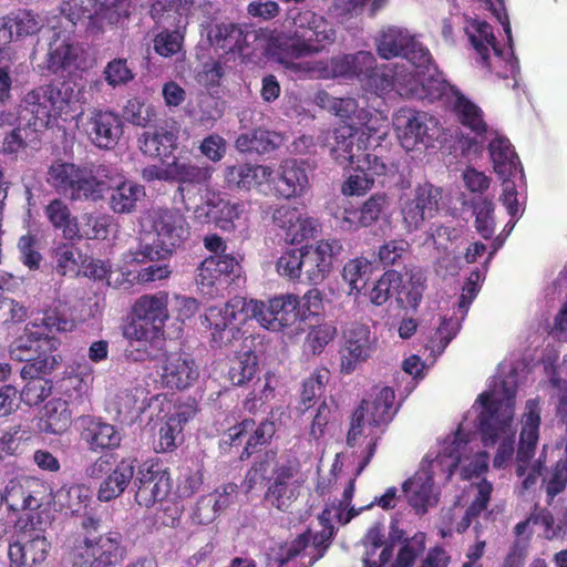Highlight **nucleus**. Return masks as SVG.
<instances>
[{"label":"nucleus","mask_w":567,"mask_h":567,"mask_svg":"<svg viewBox=\"0 0 567 567\" xmlns=\"http://www.w3.org/2000/svg\"><path fill=\"white\" fill-rule=\"evenodd\" d=\"M377 52L385 60L403 56L417 68L426 66L432 60L427 49L417 43L406 31L395 27L381 32L377 39Z\"/></svg>","instance_id":"nucleus-15"},{"label":"nucleus","mask_w":567,"mask_h":567,"mask_svg":"<svg viewBox=\"0 0 567 567\" xmlns=\"http://www.w3.org/2000/svg\"><path fill=\"white\" fill-rule=\"evenodd\" d=\"M488 152L499 178L506 181L522 174L523 167L508 138L496 136L489 142Z\"/></svg>","instance_id":"nucleus-33"},{"label":"nucleus","mask_w":567,"mask_h":567,"mask_svg":"<svg viewBox=\"0 0 567 567\" xmlns=\"http://www.w3.org/2000/svg\"><path fill=\"white\" fill-rule=\"evenodd\" d=\"M271 175H274V171L269 166L239 164L227 166L224 178L229 189L249 190L259 177H261L262 182L270 184Z\"/></svg>","instance_id":"nucleus-34"},{"label":"nucleus","mask_w":567,"mask_h":567,"mask_svg":"<svg viewBox=\"0 0 567 567\" xmlns=\"http://www.w3.org/2000/svg\"><path fill=\"white\" fill-rule=\"evenodd\" d=\"M338 239H321L301 247V278L311 285L321 284L331 272L333 261L342 251Z\"/></svg>","instance_id":"nucleus-16"},{"label":"nucleus","mask_w":567,"mask_h":567,"mask_svg":"<svg viewBox=\"0 0 567 567\" xmlns=\"http://www.w3.org/2000/svg\"><path fill=\"white\" fill-rule=\"evenodd\" d=\"M276 433V424L268 419L262 420L257 426L252 419H244L240 423L228 429L227 436L230 445L240 444L241 437L250 434L239 456L241 461L248 460L260 446L270 442Z\"/></svg>","instance_id":"nucleus-24"},{"label":"nucleus","mask_w":567,"mask_h":567,"mask_svg":"<svg viewBox=\"0 0 567 567\" xmlns=\"http://www.w3.org/2000/svg\"><path fill=\"white\" fill-rule=\"evenodd\" d=\"M291 35L280 47L278 61L288 69H296L293 59L317 54L336 41V30L322 16L311 10L299 11L292 19Z\"/></svg>","instance_id":"nucleus-4"},{"label":"nucleus","mask_w":567,"mask_h":567,"mask_svg":"<svg viewBox=\"0 0 567 567\" xmlns=\"http://www.w3.org/2000/svg\"><path fill=\"white\" fill-rule=\"evenodd\" d=\"M442 189L431 183L417 185L401 205L403 226L408 233L421 229L439 213Z\"/></svg>","instance_id":"nucleus-14"},{"label":"nucleus","mask_w":567,"mask_h":567,"mask_svg":"<svg viewBox=\"0 0 567 567\" xmlns=\"http://www.w3.org/2000/svg\"><path fill=\"white\" fill-rule=\"evenodd\" d=\"M534 524L544 527V536L548 540L564 539L567 534V511L560 517L555 518L547 508L534 509Z\"/></svg>","instance_id":"nucleus-52"},{"label":"nucleus","mask_w":567,"mask_h":567,"mask_svg":"<svg viewBox=\"0 0 567 567\" xmlns=\"http://www.w3.org/2000/svg\"><path fill=\"white\" fill-rule=\"evenodd\" d=\"M426 277L422 270H411L409 280L396 289V301L402 308L416 309L423 298Z\"/></svg>","instance_id":"nucleus-45"},{"label":"nucleus","mask_w":567,"mask_h":567,"mask_svg":"<svg viewBox=\"0 0 567 567\" xmlns=\"http://www.w3.org/2000/svg\"><path fill=\"white\" fill-rule=\"evenodd\" d=\"M44 214L55 230H61L68 240L76 239L80 228L76 218L72 216L68 204L61 198H54L44 207Z\"/></svg>","instance_id":"nucleus-37"},{"label":"nucleus","mask_w":567,"mask_h":567,"mask_svg":"<svg viewBox=\"0 0 567 567\" xmlns=\"http://www.w3.org/2000/svg\"><path fill=\"white\" fill-rule=\"evenodd\" d=\"M394 400L395 392L390 386L375 388L371 399H363L352 413L347 444L351 447L357 444L363 433L364 420L370 427L379 429L383 434L399 410Z\"/></svg>","instance_id":"nucleus-7"},{"label":"nucleus","mask_w":567,"mask_h":567,"mask_svg":"<svg viewBox=\"0 0 567 567\" xmlns=\"http://www.w3.org/2000/svg\"><path fill=\"white\" fill-rule=\"evenodd\" d=\"M390 206L389 196L385 193L371 195L360 207L361 221L365 227L375 225Z\"/></svg>","instance_id":"nucleus-60"},{"label":"nucleus","mask_w":567,"mask_h":567,"mask_svg":"<svg viewBox=\"0 0 567 567\" xmlns=\"http://www.w3.org/2000/svg\"><path fill=\"white\" fill-rule=\"evenodd\" d=\"M70 100L54 84H44L29 91L22 99V113L33 120V125L48 128L63 114H68Z\"/></svg>","instance_id":"nucleus-8"},{"label":"nucleus","mask_w":567,"mask_h":567,"mask_svg":"<svg viewBox=\"0 0 567 567\" xmlns=\"http://www.w3.org/2000/svg\"><path fill=\"white\" fill-rule=\"evenodd\" d=\"M39 18L30 10L19 9L0 18V43L24 39L41 30Z\"/></svg>","instance_id":"nucleus-29"},{"label":"nucleus","mask_w":567,"mask_h":567,"mask_svg":"<svg viewBox=\"0 0 567 567\" xmlns=\"http://www.w3.org/2000/svg\"><path fill=\"white\" fill-rule=\"evenodd\" d=\"M113 225V217L107 214H84L82 216L80 235L78 238L104 240L107 238Z\"/></svg>","instance_id":"nucleus-53"},{"label":"nucleus","mask_w":567,"mask_h":567,"mask_svg":"<svg viewBox=\"0 0 567 567\" xmlns=\"http://www.w3.org/2000/svg\"><path fill=\"white\" fill-rule=\"evenodd\" d=\"M422 89L423 91L422 94H420V100H426L431 103L435 101H445L450 103L458 92L456 86L451 85L440 75L429 74L426 76L424 73L422 75Z\"/></svg>","instance_id":"nucleus-51"},{"label":"nucleus","mask_w":567,"mask_h":567,"mask_svg":"<svg viewBox=\"0 0 567 567\" xmlns=\"http://www.w3.org/2000/svg\"><path fill=\"white\" fill-rule=\"evenodd\" d=\"M137 464L138 461L134 456H125L116 462L100 483L96 494L97 499L107 503L123 495L135 477Z\"/></svg>","instance_id":"nucleus-25"},{"label":"nucleus","mask_w":567,"mask_h":567,"mask_svg":"<svg viewBox=\"0 0 567 567\" xmlns=\"http://www.w3.org/2000/svg\"><path fill=\"white\" fill-rule=\"evenodd\" d=\"M378 338L369 326L354 322L343 330L340 347V372L351 374L357 367L368 361L377 351Z\"/></svg>","instance_id":"nucleus-13"},{"label":"nucleus","mask_w":567,"mask_h":567,"mask_svg":"<svg viewBox=\"0 0 567 567\" xmlns=\"http://www.w3.org/2000/svg\"><path fill=\"white\" fill-rule=\"evenodd\" d=\"M51 543L39 528L23 529L9 544L8 558L10 567H38L50 553Z\"/></svg>","instance_id":"nucleus-18"},{"label":"nucleus","mask_w":567,"mask_h":567,"mask_svg":"<svg viewBox=\"0 0 567 567\" xmlns=\"http://www.w3.org/2000/svg\"><path fill=\"white\" fill-rule=\"evenodd\" d=\"M471 27L474 32L466 30L468 40L477 53L482 66L489 69V48L492 47L498 53L493 29L486 21H474Z\"/></svg>","instance_id":"nucleus-44"},{"label":"nucleus","mask_w":567,"mask_h":567,"mask_svg":"<svg viewBox=\"0 0 567 567\" xmlns=\"http://www.w3.org/2000/svg\"><path fill=\"white\" fill-rule=\"evenodd\" d=\"M477 401L482 404L477 417L482 444L491 447L503 439L493 460L494 467L501 468L514 454L515 435L512 423L515 413V392L506 390L502 399H494L492 393L483 392Z\"/></svg>","instance_id":"nucleus-3"},{"label":"nucleus","mask_w":567,"mask_h":567,"mask_svg":"<svg viewBox=\"0 0 567 567\" xmlns=\"http://www.w3.org/2000/svg\"><path fill=\"white\" fill-rule=\"evenodd\" d=\"M525 410L516 461L530 463L539 439L540 408L538 401L535 399L527 400Z\"/></svg>","instance_id":"nucleus-28"},{"label":"nucleus","mask_w":567,"mask_h":567,"mask_svg":"<svg viewBox=\"0 0 567 567\" xmlns=\"http://www.w3.org/2000/svg\"><path fill=\"white\" fill-rule=\"evenodd\" d=\"M317 102L342 121H349L347 125H353V127L367 125L372 116L371 111L360 107L353 97H334L327 92H320L317 95Z\"/></svg>","instance_id":"nucleus-30"},{"label":"nucleus","mask_w":567,"mask_h":567,"mask_svg":"<svg viewBox=\"0 0 567 567\" xmlns=\"http://www.w3.org/2000/svg\"><path fill=\"white\" fill-rule=\"evenodd\" d=\"M248 301L241 297H235L223 307H210L205 315V320L212 330V341L221 348L231 342L239 333V324L251 319L248 310Z\"/></svg>","instance_id":"nucleus-9"},{"label":"nucleus","mask_w":567,"mask_h":567,"mask_svg":"<svg viewBox=\"0 0 567 567\" xmlns=\"http://www.w3.org/2000/svg\"><path fill=\"white\" fill-rule=\"evenodd\" d=\"M372 271V262L364 257H357L346 262L342 278L349 285L348 295H359Z\"/></svg>","instance_id":"nucleus-50"},{"label":"nucleus","mask_w":567,"mask_h":567,"mask_svg":"<svg viewBox=\"0 0 567 567\" xmlns=\"http://www.w3.org/2000/svg\"><path fill=\"white\" fill-rule=\"evenodd\" d=\"M178 134L176 131L157 126L153 131H145L137 140L140 151L150 157L165 159L177 150Z\"/></svg>","instance_id":"nucleus-32"},{"label":"nucleus","mask_w":567,"mask_h":567,"mask_svg":"<svg viewBox=\"0 0 567 567\" xmlns=\"http://www.w3.org/2000/svg\"><path fill=\"white\" fill-rule=\"evenodd\" d=\"M47 182L61 195L76 200L101 199L110 190L109 205L116 214H128L135 210L143 187L131 182L122 181L110 186L99 178L93 166L76 165L55 161L48 169Z\"/></svg>","instance_id":"nucleus-1"},{"label":"nucleus","mask_w":567,"mask_h":567,"mask_svg":"<svg viewBox=\"0 0 567 567\" xmlns=\"http://www.w3.org/2000/svg\"><path fill=\"white\" fill-rule=\"evenodd\" d=\"M357 127L353 125H340L333 130L334 144L330 150V155L339 165H348L354 163V137Z\"/></svg>","instance_id":"nucleus-46"},{"label":"nucleus","mask_w":567,"mask_h":567,"mask_svg":"<svg viewBox=\"0 0 567 567\" xmlns=\"http://www.w3.org/2000/svg\"><path fill=\"white\" fill-rule=\"evenodd\" d=\"M60 505L72 514L80 513L90 501L89 488L84 484L62 486L56 492Z\"/></svg>","instance_id":"nucleus-54"},{"label":"nucleus","mask_w":567,"mask_h":567,"mask_svg":"<svg viewBox=\"0 0 567 567\" xmlns=\"http://www.w3.org/2000/svg\"><path fill=\"white\" fill-rule=\"evenodd\" d=\"M328 379L329 371L327 369H320L316 370L305 380L300 398V410L302 413L308 411L312 406L313 400L322 394Z\"/></svg>","instance_id":"nucleus-58"},{"label":"nucleus","mask_w":567,"mask_h":567,"mask_svg":"<svg viewBox=\"0 0 567 567\" xmlns=\"http://www.w3.org/2000/svg\"><path fill=\"white\" fill-rule=\"evenodd\" d=\"M251 35L247 25L233 21L210 23L207 28V40L209 44L216 52L225 55H245Z\"/></svg>","instance_id":"nucleus-22"},{"label":"nucleus","mask_w":567,"mask_h":567,"mask_svg":"<svg viewBox=\"0 0 567 567\" xmlns=\"http://www.w3.org/2000/svg\"><path fill=\"white\" fill-rule=\"evenodd\" d=\"M135 475L134 499L140 506L150 508L167 497L171 491L169 474L158 464H144Z\"/></svg>","instance_id":"nucleus-20"},{"label":"nucleus","mask_w":567,"mask_h":567,"mask_svg":"<svg viewBox=\"0 0 567 567\" xmlns=\"http://www.w3.org/2000/svg\"><path fill=\"white\" fill-rule=\"evenodd\" d=\"M1 498L11 512L28 509L25 477L10 480L6 485L4 493H1Z\"/></svg>","instance_id":"nucleus-64"},{"label":"nucleus","mask_w":567,"mask_h":567,"mask_svg":"<svg viewBox=\"0 0 567 567\" xmlns=\"http://www.w3.org/2000/svg\"><path fill=\"white\" fill-rule=\"evenodd\" d=\"M72 423V412L63 399H52L43 408L41 429L50 434H63Z\"/></svg>","instance_id":"nucleus-36"},{"label":"nucleus","mask_w":567,"mask_h":567,"mask_svg":"<svg viewBox=\"0 0 567 567\" xmlns=\"http://www.w3.org/2000/svg\"><path fill=\"white\" fill-rule=\"evenodd\" d=\"M299 472L300 462L297 457L277 463L268 478L264 502L280 512H288L299 494L295 481Z\"/></svg>","instance_id":"nucleus-12"},{"label":"nucleus","mask_w":567,"mask_h":567,"mask_svg":"<svg viewBox=\"0 0 567 567\" xmlns=\"http://www.w3.org/2000/svg\"><path fill=\"white\" fill-rule=\"evenodd\" d=\"M394 125L401 144L406 150L417 144H429L437 137L439 122L426 112L401 109L394 117Z\"/></svg>","instance_id":"nucleus-17"},{"label":"nucleus","mask_w":567,"mask_h":567,"mask_svg":"<svg viewBox=\"0 0 567 567\" xmlns=\"http://www.w3.org/2000/svg\"><path fill=\"white\" fill-rule=\"evenodd\" d=\"M90 142L100 150H114L124 133L122 116L111 110L93 109L84 124Z\"/></svg>","instance_id":"nucleus-19"},{"label":"nucleus","mask_w":567,"mask_h":567,"mask_svg":"<svg viewBox=\"0 0 567 567\" xmlns=\"http://www.w3.org/2000/svg\"><path fill=\"white\" fill-rule=\"evenodd\" d=\"M270 183L278 197L290 199L303 195L309 187L307 163L297 158L282 161Z\"/></svg>","instance_id":"nucleus-23"},{"label":"nucleus","mask_w":567,"mask_h":567,"mask_svg":"<svg viewBox=\"0 0 567 567\" xmlns=\"http://www.w3.org/2000/svg\"><path fill=\"white\" fill-rule=\"evenodd\" d=\"M76 58L73 45L68 40L56 37L49 43L44 69L50 74L63 73L75 62Z\"/></svg>","instance_id":"nucleus-42"},{"label":"nucleus","mask_w":567,"mask_h":567,"mask_svg":"<svg viewBox=\"0 0 567 567\" xmlns=\"http://www.w3.org/2000/svg\"><path fill=\"white\" fill-rule=\"evenodd\" d=\"M52 257L55 261V271L60 276L73 277L80 274V265L83 255L73 244H59L53 249Z\"/></svg>","instance_id":"nucleus-48"},{"label":"nucleus","mask_w":567,"mask_h":567,"mask_svg":"<svg viewBox=\"0 0 567 567\" xmlns=\"http://www.w3.org/2000/svg\"><path fill=\"white\" fill-rule=\"evenodd\" d=\"M475 214V228L477 233L484 238L489 239L495 231L494 223V203L486 198L481 197L473 203Z\"/></svg>","instance_id":"nucleus-57"},{"label":"nucleus","mask_w":567,"mask_h":567,"mask_svg":"<svg viewBox=\"0 0 567 567\" xmlns=\"http://www.w3.org/2000/svg\"><path fill=\"white\" fill-rule=\"evenodd\" d=\"M450 103L452 104L454 114L463 126L470 128L477 135H482L486 132L487 125L483 118V111L460 90Z\"/></svg>","instance_id":"nucleus-38"},{"label":"nucleus","mask_w":567,"mask_h":567,"mask_svg":"<svg viewBox=\"0 0 567 567\" xmlns=\"http://www.w3.org/2000/svg\"><path fill=\"white\" fill-rule=\"evenodd\" d=\"M60 12L72 25L85 22V32L93 37L102 34L106 25L118 21L115 8L99 0H63Z\"/></svg>","instance_id":"nucleus-11"},{"label":"nucleus","mask_w":567,"mask_h":567,"mask_svg":"<svg viewBox=\"0 0 567 567\" xmlns=\"http://www.w3.org/2000/svg\"><path fill=\"white\" fill-rule=\"evenodd\" d=\"M402 282L400 272L395 270L385 271L374 284L371 292L370 300L375 306L384 305L399 288Z\"/></svg>","instance_id":"nucleus-59"},{"label":"nucleus","mask_w":567,"mask_h":567,"mask_svg":"<svg viewBox=\"0 0 567 567\" xmlns=\"http://www.w3.org/2000/svg\"><path fill=\"white\" fill-rule=\"evenodd\" d=\"M169 172L171 183L200 185L212 178L213 168L193 164L189 159L174 157L169 163Z\"/></svg>","instance_id":"nucleus-41"},{"label":"nucleus","mask_w":567,"mask_h":567,"mask_svg":"<svg viewBox=\"0 0 567 567\" xmlns=\"http://www.w3.org/2000/svg\"><path fill=\"white\" fill-rule=\"evenodd\" d=\"M195 411L190 408H178L174 413L167 415L158 430V440L155 445L157 453L173 452L183 441L184 425L193 419Z\"/></svg>","instance_id":"nucleus-31"},{"label":"nucleus","mask_w":567,"mask_h":567,"mask_svg":"<svg viewBox=\"0 0 567 567\" xmlns=\"http://www.w3.org/2000/svg\"><path fill=\"white\" fill-rule=\"evenodd\" d=\"M258 370V358L252 350L239 352L231 361L228 380L233 385L243 386L252 380Z\"/></svg>","instance_id":"nucleus-47"},{"label":"nucleus","mask_w":567,"mask_h":567,"mask_svg":"<svg viewBox=\"0 0 567 567\" xmlns=\"http://www.w3.org/2000/svg\"><path fill=\"white\" fill-rule=\"evenodd\" d=\"M357 164L375 181L377 177L394 175L398 167L393 162L378 153H365L362 158L358 156Z\"/></svg>","instance_id":"nucleus-63"},{"label":"nucleus","mask_w":567,"mask_h":567,"mask_svg":"<svg viewBox=\"0 0 567 567\" xmlns=\"http://www.w3.org/2000/svg\"><path fill=\"white\" fill-rule=\"evenodd\" d=\"M409 250L410 244L405 239H391L379 247L378 260L383 268L400 266Z\"/></svg>","instance_id":"nucleus-61"},{"label":"nucleus","mask_w":567,"mask_h":567,"mask_svg":"<svg viewBox=\"0 0 567 567\" xmlns=\"http://www.w3.org/2000/svg\"><path fill=\"white\" fill-rule=\"evenodd\" d=\"M55 339L40 330L35 323L25 324L23 332L14 338L9 346L10 358L14 361L24 362L20 374L22 379L27 375L48 374L58 364L53 354Z\"/></svg>","instance_id":"nucleus-5"},{"label":"nucleus","mask_w":567,"mask_h":567,"mask_svg":"<svg viewBox=\"0 0 567 567\" xmlns=\"http://www.w3.org/2000/svg\"><path fill=\"white\" fill-rule=\"evenodd\" d=\"M196 0H155L150 17L157 28L186 30L188 16Z\"/></svg>","instance_id":"nucleus-27"},{"label":"nucleus","mask_w":567,"mask_h":567,"mask_svg":"<svg viewBox=\"0 0 567 567\" xmlns=\"http://www.w3.org/2000/svg\"><path fill=\"white\" fill-rule=\"evenodd\" d=\"M123 336L130 341L145 342L151 347L164 346V327L133 315L123 329Z\"/></svg>","instance_id":"nucleus-40"},{"label":"nucleus","mask_w":567,"mask_h":567,"mask_svg":"<svg viewBox=\"0 0 567 567\" xmlns=\"http://www.w3.org/2000/svg\"><path fill=\"white\" fill-rule=\"evenodd\" d=\"M133 315L164 327L168 319L167 295H145L133 306Z\"/></svg>","instance_id":"nucleus-43"},{"label":"nucleus","mask_w":567,"mask_h":567,"mask_svg":"<svg viewBox=\"0 0 567 567\" xmlns=\"http://www.w3.org/2000/svg\"><path fill=\"white\" fill-rule=\"evenodd\" d=\"M245 212L243 202L230 203L229 200L218 199L212 205L208 215L213 218L215 225L225 231L235 229V220L239 219Z\"/></svg>","instance_id":"nucleus-49"},{"label":"nucleus","mask_w":567,"mask_h":567,"mask_svg":"<svg viewBox=\"0 0 567 567\" xmlns=\"http://www.w3.org/2000/svg\"><path fill=\"white\" fill-rule=\"evenodd\" d=\"M21 262L30 270H38L43 259L40 252V239L35 234L28 233L18 240Z\"/></svg>","instance_id":"nucleus-62"},{"label":"nucleus","mask_w":567,"mask_h":567,"mask_svg":"<svg viewBox=\"0 0 567 567\" xmlns=\"http://www.w3.org/2000/svg\"><path fill=\"white\" fill-rule=\"evenodd\" d=\"M433 478L431 476L414 475L402 484V492L411 507L417 514L427 512L433 494Z\"/></svg>","instance_id":"nucleus-39"},{"label":"nucleus","mask_w":567,"mask_h":567,"mask_svg":"<svg viewBox=\"0 0 567 567\" xmlns=\"http://www.w3.org/2000/svg\"><path fill=\"white\" fill-rule=\"evenodd\" d=\"M102 519L85 514L80 530L71 534L64 543V567H116L127 556L123 535L118 530L101 534Z\"/></svg>","instance_id":"nucleus-2"},{"label":"nucleus","mask_w":567,"mask_h":567,"mask_svg":"<svg viewBox=\"0 0 567 567\" xmlns=\"http://www.w3.org/2000/svg\"><path fill=\"white\" fill-rule=\"evenodd\" d=\"M276 457L275 451H267L264 455L254 461L250 468L247 471L244 480L246 492L252 491L256 486L268 483L270 477L268 474L271 472V462Z\"/></svg>","instance_id":"nucleus-56"},{"label":"nucleus","mask_w":567,"mask_h":567,"mask_svg":"<svg viewBox=\"0 0 567 567\" xmlns=\"http://www.w3.org/2000/svg\"><path fill=\"white\" fill-rule=\"evenodd\" d=\"M413 69H408L404 65H394L390 76V84L385 86L394 87V92L405 99H419L422 94V75L421 68L413 65Z\"/></svg>","instance_id":"nucleus-35"},{"label":"nucleus","mask_w":567,"mask_h":567,"mask_svg":"<svg viewBox=\"0 0 567 567\" xmlns=\"http://www.w3.org/2000/svg\"><path fill=\"white\" fill-rule=\"evenodd\" d=\"M162 363L161 380L168 389L185 390L192 386L199 377V368L193 357L182 350L166 353Z\"/></svg>","instance_id":"nucleus-21"},{"label":"nucleus","mask_w":567,"mask_h":567,"mask_svg":"<svg viewBox=\"0 0 567 567\" xmlns=\"http://www.w3.org/2000/svg\"><path fill=\"white\" fill-rule=\"evenodd\" d=\"M29 381L20 392L21 401L29 406H37L52 392V381L40 375H27Z\"/></svg>","instance_id":"nucleus-55"},{"label":"nucleus","mask_w":567,"mask_h":567,"mask_svg":"<svg viewBox=\"0 0 567 567\" xmlns=\"http://www.w3.org/2000/svg\"><path fill=\"white\" fill-rule=\"evenodd\" d=\"M248 307L251 318L272 331H281L301 319L300 299L296 295L277 296L267 302L251 299Z\"/></svg>","instance_id":"nucleus-10"},{"label":"nucleus","mask_w":567,"mask_h":567,"mask_svg":"<svg viewBox=\"0 0 567 567\" xmlns=\"http://www.w3.org/2000/svg\"><path fill=\"white\" fill-rule=\"evenodd\" d=\"M153 230L156 234L155 248L150 244H140L133 252V260L144 262L155 257L172 255L181 248L190 235L186 217L174 208L158 209L153 216Z\"/></svg>","instance_id":"nucleus-6"},{"label":"nucleus","mask_w":567,"mask_h":567,"mask_svg":"<svg viewBox=\"0 0 567 567\" xmlns=\"http://www.w3.org/2000/svg\"><path fill=\"white\" fill-rule=\"evenodd\" d=\"M81 439L92 452L113 451L120 447L122 435L120 431L100 417H82Z\"/></svg>","instance_id":"nucleus-26"}]
</instances>
